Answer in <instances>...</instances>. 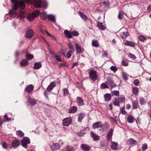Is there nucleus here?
Masks as SVG:
<instances>
[{"label": "nucleus", "mask_w": 151, "mask_h": 151, "mask_svg": "<svg viewBox=\"0 0 151 151\" xmlns=\"http://www.w3.org/2000/svg\"><path fill=\"white\" fill-rule=\"evenodd\" d=\"M26 1L30 4H33L37 7H41L46 9L47 7L46 2L40 0H25Z\"/></svg>", "instance_id": "f257e3e1"}, {"label": "nucleus", "mask_w": 151, "mask_h": 151, "mask_svg": "<svg viewBox=\"0 0 151 151\" xmlns=\"http://www.w3.org/2000/svg\"><path fill=\"white\" fill-rule=\"evenodd\" d=\"M11 1L13 4V9L16 10L18 8L22 10L24 9L25 7L24 3L22 1H18L16 0H11Z\"/></svg>", "instance_id": "f03ea898"}, {"label": "nucleus", "mask_w": 151, "mask_h": 151, "mask_svg": "<svg viewBox=\"0 0 151 151\" xmlns=\"http://www.w3.org/2000/svg\"><path fill=\"white\" fill-rule=\"evenodd\" d=\"M39 10H36L32 14H29L27 17L28 20L30 22L32 21L36 17L38 16L40 14Z\"/></svg>", "instance_id": "7ed1b4c3"}, {"label": "nucleus", "mask_w": 151, "mask_h": 151, "mask_svg": "<svg viewBox=\"0 0 151 151\" xmlns=\"http://www.w3.org/2000/svg\"><path fill=\"white\" fill-rule=\"evenodd\" d=\"M89 77L93 81H94L98 79V76L96 71L95 70H91L89 72Z\"/></svg>", "instance_id": "20e7f679"}, {"label": "nucleus", "mask_w": 151, "mask_h": 151, "mask_svg": "<svg viewBox=\"0 0 151 151\" xmlns=\"http://www.w3.org/2000/svg\"><path fill=\"white\" fill-rule=\"evenodd\" d=\"M21 142L23 147L26 149L27 148V145L30 143V140L28 137H24L21 140Z\"/></svg>", "instance_id": "39448f33"}, {"label": "nucleus", "mask_w": 151, "mask_h": 151, "mask_svg": "<svg viewBox=\"0 0 151 151\" xmlns=\"http://www.w3.org/2000/svg\"><path fill=\"white\" fill-rule=\"evenodd\" d=\"M72 121V118L69 117L65 118L63 120V124L64 126H68L71 123Z\"/></svg>", "instance_id": "423d86ee"}, {"label": "nucleus", "mask_w": 151, "mask_h": 151, "mask_svg": "<svg viewBox=\"0 0 151 151\" xmlns=\"http://www.w3.org/2000/svg\"><path fill=\"white\" fill-rule=\"evenodd\" d=\"M120 31V35L123 39L125 38L129 35L126 29H121Z\"/></svg>", "instance_id": "0eeeda50"}, {"label": "nucleus", "mask_w": 151, "mask_h": 151, "mask_svg": "<svg viewBox=\"0 0 151 151\" xmlns=\"http://www.w3.org/2000/svg\"><path fill=\"white\" fill-rule=\"evenodd\" d=\"M113 131L114 129L111 128L108 132L106 134V137L108 141H111V140Z\"/></svg>", "instance_id": "6e6552de"}, {"label": "nucleus", "mask_w": 151, "mask_h": 151, "mask_svg": "<svg viewBox=\"0 0 151 151\" xmlns=\"http://www.w3.org/2000/svg\"><path fill=\"white\" fill-rule=\"evenodd\" d=\"M106 83L107 85H109L111 87V89L116 86V85L114 83L113 80L110 77L107 78Z\"/></svg>", "instance_id": "1a4fd4ad"}, {"label": "nucleus", "mask_w": 151, "mask_h": 151, "mask_svg": "<svg viewBox=\"0 0 151 151\" xmlns=\"http://www.w3.org/2000/svg\"><path fill=\"white\" fill-rule=\"evenodd\" d=\"M33 89V86L31 84L27 86L25 88L24 90L28 93H30L32 92Z\"/></svg>", "instance_id": "9d476101"}, {"label": "nucleus", "mask_w": 151, "mask_h": 151, "mask_svg": "<svg viewBox=\"0 0 151 151\" xmlns=\"http://www.w3.org/2000/svg\"><path fill=\"white\" fill-rule=\"evenodd\" d=\"M49 145L52 151H55V150L58 149L60 147L59 145L57 143H52V145L50 144Z\"/></svg>", "instance_id": "9b49d317"}, {"label": "nucleus", "mask_w": 151, "mask_h": 151, "mask_svg": "<svg viewBox=\"0 0 151 151\" xmlns=\"http://www.w3.org/2000/svg\"><path fill=\"white\" fill-rule=\"evenodd\" d=\"M27 102L29 105L33 106L36 104V101L35 99L31 98L30 97H29L28 99Z\"/></svg>", "instance_id": "f8f14e48"}, {"label": "nucleus", "mask_w": 151, "mask_h": 151, "mask_svg": "<svg viewBox=\"0 0 151 151\" xmlns=\"http://www.w3.org/2000/svg\"><path fill=\"white\" fill-rule=\"evenodd\" d=\"M56 85L55 82H51L48 86V92H50Z\"/></svg>", "instance_id": "ddd939ff"}, {"label": "nucleus", "mask_w": 151, "mask_h": 151, "mask_svg": "<svg viewBox=\"0 0 151 151\" xmlns=\"http://www.w3.org/2000/svg\"><path fill=\"white\" fill-rule=\"evenodd\" d=\"M34 35V32L31 29L27 31L26 33V37L28 38H30L32 37Z\"/></svg>", "instance_id": "4468645a"}, {"label": "nucleus", "mask_w": 151, "mask_h": 151, "mask_svg": "<svg viewBox=\"0 0 151 151\" xmlns=\"http://www.w3.org/2000/svg\"><path fill=\"white\" fill-rule=\"evenodd\" d=\"M103 124L100 122H98L96 123H94L92 125V128L94 129L97 128H99L102 127Z\"/></svg>", "instance_id": "2eb2a0df"}, {"label": "nucleus", "mask_w": 151, "mask_h": 151, "mask_svg": "<svg viewBox=\"0 0 151 151\" xmlns=\"http://www.w3.org/2000/svg\"><path fill=\"white\" fill-rule=\"evenodd\" d=\"M76 102L78 106H80L84 104V100L83 99L80 97H77L76 98Z\"/></svg>", "instance_id": "dca6fc26"}, {"label": "nucleus", "mask_w": 151, "mask_h": 151, "mask_svg": "<svg viewBox=\"0 0 151 151\" xmlns=\"http://www.w3.org/2000/svg\"><path fill=\"white\" fill-rule=\"evenodd\" d=\"M81 147L83 151H89L90 149L89 146L85 144H81Z\"/></svg>", "instance_id": "f3484780"}, {"label": "nucleus", "mask_w": 151, "mask_h": 151, "mask_svg": "<svg viewBox=\"0 0 151 151\" xmlns=\"http://www.w3.org/2000/svg\"><path fill=\"white\" fill-rule=\"evenodd\" d=\"M20 144L19 141L17 140H13L12 142V145L14 148H16Z\"/></svg>", "instance_id": "a211bd4d"}, {"label": "nucleus", "mask_w": 151, "mask_h": 151, "mask_svg": "<svg viewBox=\"0 0 151 151\" xmlns=\"http://www.w3.org/2000/svg\"><path fill=\"white\" fill-rule=\"evenodd\" d=\"M91 135L94 140L97 141L99 139L100 137L93 132H91Z\"/></svg>", "instance_id": "6ab92c4d"}, {"label": "nucleus", "mask_w": 151, "mask_h": 151, "mask_svg": "<svg viewBox=\"0 0 151 151\" xmlns=\"http://www.w3.org/2000/svg\"><path fill=\"white\" fill-rule=\"evenodd\" d=\"M77 110V108L76 106H73L71 107L69 110L68 112L69 113H75Z\"/></svg>", "instance_id": "aec40b11"}, {"label": "nucleus", "mask_w": 151, "mask_h": 151, "mask_svg": "<svg viewBox=\"0 0 151 151\" xmlns=\"http://www.w3.org/2000/svg\"><path fill=\"white\" fill-rule=\"evenodd\" d=\"M48 19L53 23H55L56 22L55 17L53 15H48Z\"/></svg>", "instance_id": "412c9836"}, {"label": "nucleus", "mask_w": 151, "mask_h": 151, "mask_svg": "<svg viewBox=\"0 0 151 151\" xmlns=\"http://www.w3.org/2000/svg\"><path fill=\"white\" fill-rule=\"evenodd\" d=\"M135 120V119L132 115H129L127 117V121L130 123H133Z\"/></svg>", "instance_id": "4be33fe9"}, {"label": "nucleus", "mask_w": 151, "mask_h": 151, "mask_svg": "<svg viewBox=\"0 0 151 151\" xmlns=\"http://www.w3.org/2000/svg\"><path fill=\"white\" fill-rule=\"evenodd\" d=\"M111 94L109 93H106L104 95V98L106 101H109L111 99Z\"/></svg>", "instance_id": "5701e85b"}, {"label": "nucleus", "mask_w": 151, "mask_h": 151, "mask_svg": "<svg viewBox=\"0 0 151 151\" xmlns=\"http://www.w3.org/2000/svg\"><path fill=\"white\" fill-rule=\"evenodd\" d=\"M118 144L117 143L114 142H111V148L112 150H116L118 149L117 146Z\"/></svg>", "instance_id": "b1692460"}, {"label": "nucleus", "mask_w": 151, "mask_h": 151, "mask_svg": "<svg viewBox=\"0 0 151 151\" xmlns=\"http://www.w3.org/2000/svg\"><path fill=\"white\" fill-rule=\"evenodd\" d=\"M125 45L130 46L132 47H134L135 46V44L132 42L126 41L124 43Z\"/></svg>", "instance_id": "393cba45"}, {"label": "nucleus", "mask_w": 151, "mask_h": 151, "mask_svg": "<svg viewBox=\"0 0 151 151\" xmlns=\"http://www.w3.org/2000/svg\"><path fill=\"white\" fill-rule=\"evenodd\" d=\"M132 107L133 109H136L138 108L139 106L138 102L137 101H133L132 100Z\"/></svg>", "instance_id": "a878e982"}, {"label": "nucleus", "mask_w": 151, "mask_h": 151, "mask_svg": "<svg viewBox=\"0 0 151 151\" xmlns=\"http://www.w3.org/2000/svg\"><path fill=\"white\" fill-rule=\"evenodd\" d=\"M97 27L99 29L102 30H105L106 28V27L102 24V23L99 22H98Z\"/></svg>", "instance_id": "bb28decb"}, {"label": "nucleus", "mask_w": 151, "mask_h": 151, "mask_svg": "<svg viewBox=\"0 0 151 151\" xmlns=\"http://www.w3.org/2000/svg\"><path fill=\"white\" fill-rule=\"evenodd\" d=\"M20 65L22 66H24L27 65L28 62L26 59L22 60L20 63Z\"/></svg>", "instance_id": "cd10ccee"}, {"label": "nucleus", "mask_w": 151, "mask_h": 151, "mask_svg": "<svg viewBox=\"0 0 151 151\" xmlns=\"http://www.w3.org/2000/svg\"><path fill=\"white\" fill-rule=\"evenodd\" d=\"M64 33L66 35L67 37L69 38H71L72 37V35L71 32H70L69 31L67 30H66L64 31Z\"/></svg>", "instance_id": "c85d7f7f"}, {"label": "nucleus", "mask_w": 151, "mask_h": 151, "mask_svg": "<svg viewBox=\"0 0 151 151\" xmlns=\"http://www.w3.org/2000/svg\"><path fill=\"white\" fill-rule=\"evenodd\" d=\"M42 67V64L40 62H38L35 63L34 68L35 69H38Z\"/></svg>", "instance_id": "c756f323"}, {"label": "nucleus", "mask_w": 151, "mask_h": 151, "mask_svg": "<svg viewBox=\"0 0 151 151\" xmlns=\"http://www.w3.org/2000/svg\"><path fill=\"white\" fill-rule=\"evenodd\" d=\"M127 143L130 145H133L136 143V141L135 140H134L133 139L131 138H129L127 140Z\"/></svg>", "instance_id": "7c9ffc66"}, {"label": "nucleus", "mask_w": 151, "mask_h": 151, "mask_svg": "<svg viewBox=\"0 0 151 151\" xmlns=\"http://www.w3.org/2000/svg\"><path fill=\"white\" fill-rule=\"evenodd\" d=\"M117 99L120 103L124 102L125 99V96L123 95H121L120 97Z\"/></svg>", "instance_id": "2f4dec72"}, {"label": "nucleus", "mask_w": 151, "mask_h": 151, "mask_svg": "<svg viewBox=\"0 0 151 151\" xmlns=\"http://www.w3.org/2000/svg\"><path fill=\"white\" fill-rule=\"evenodd\" d=\"M75 45L76 50V53L78 54H79L81 52V47L77 44H75Z\"/></svg>", "instance_id": "473e14b6"}, {"label": "nucleus", "mask_w": 151, "mask_h": 151, "mask_svg": "<svg viewBox=\"0 0 151 151\" xmlns=\"http://www.w3.org/2000/svg\"><path fill=\"white\" fill-rule=\"evenodd\" d=\"M139 101L140 104L141 105H145L146 103V101L144 97H140L139 98Z\"/></svg>", "instance_id": "72a5a7b5"}, {"label": "nucleus", "mask_w": 151, "mask_h": 151, "mask_svg": "<svg viewBox=\"0 0 151 151\" xmlns=\"http://www.w3.org/2000/svg\"><path fill=\"white\" fill-rule=\"evenodd\" d=\"M85 114H80L78 115V122H82V120L84 117Z\"/></svg>", "instance_id": "f704fd0d"}, {"label": "nucleus", "mask_w": 151, "mask_h": 151, "mask_svg": "<svg viewBox=\"0 0 151 151\" xmlns=\"http://www.w3.org/2000/svg\"><path fill=\"white\" fill-rule=\"evenodd\" d=\"M56 60L59 62L62 61L61 56L60 55L56 54L55 55V56L53 57Z\"/></svg>", "instance_id": "c9c22d12"}, {"label": "nucleus", "mask_w": 151, "mask_h": 151, "mask_svg": "<svg viewBox=\"0 0 151 151\" xmlns=\"http://www.w3.org/2000/svg\"><path fill=\"white\" fill-rule=\"evenodd\" d=\"M112 96L118 97L119 96V92L118 91L113 90L111 92Z\"/></svg>", "instance_id": "e433bc0d"}, {"label": "nucleus", "mask_w": 151, "mask_h": 151, "mask_svg": "<svg viewBox=\"0 0 151 151\" xmlns=\"http://www.w3.org/2000/svg\"><path fill=\"white\" fill-rule=\"evenodd\" d=\"M92 44L93 47H97L99 46L98 42L95 40H92Z\"/></svg>", "instance_id": "4c0bfd02"}, {"label": "nucleus", "mask_w": 151, "mask_h": 151, "mask_svg": "<svg viewBox=\"0 0 151 151\" xmlns=\"http://www.w3.org/2000/svg\"><path fill=\"white\" fill-rule=\"evenodd\" d=\"M41 17L42 19H46L47 18L46 13L44 12H43L41 14Z\"/></svg>", "instance_id": "58836bf2"}, {"label": "nucleus", "mask_w": 151, "mask_h": 151, "mask_svg": "<svg viewBox=\"0 0 151 151\" xmlns=\"http://www.w3.org/2000/svg\"><path fill=\"white\" fill-rule=\"evenodd\" d=\"M79 14L81 17L83 19L86 20L88 19V17L86 16L82 12H79Z\"/></svg>", "instance_id": "ea45409f"}, {"label": "nucleus", "mask_w": 151, "mask_h": 151, "mask_svg": "<svg viewBox=\"0 0 151 151\" xmlns=\"http://www.w3.org/2000/svg\"><path fill=\"white\" fill-rule=\"evenodd\" d=\"M15 10H11L9 11V13L11 17H15V16L17 15V13L15 11Z\"/></svg>", "instance_id": "a19ab883"}, {"label": "nucleus", "mask_w": 151, "mask_h": 151, "mask_svg": "<svg viewBox=\"0 0 151 151\" xmlns=\"http://www.w3.org/2000/svg\"><path fill=\"white\" fill-rule=\"evenodd\" d=\"M139 40L142 42H144L146 40V38L143 35H140L139 36Z\"/></svg>", "instance_id": "79ce46f5"}, {"label": "nucleus", "mask_w": 151, "mask_h": 151, "mask_svg": "<svg viewBox=\"0 0 151 151\" xmlns=\"http://www.w3.org/2000/svg\"><path fill=\"white\" fill-rule=\"evenodd\" d=\"M133 92L136 96L138 95L139 91L138 88L137 87H134L133 88Z\"/></svg>", "instance_id": "37998d69"}, {"label": "nucleus", "mask_w": 151, "mask_h": 151, "mask_svg": "<svg viewBox=\"0 0 151 151\" xmlns=\"http://www.w3.org/2000/svg\"><path fill=\"white\" fill-rule=\"evenodd\" d=\"M101 88L102 89H104L105 88H109V86H107V83H102L101 85Z\"/></svg>", "instance_id": "c03bdc74"}, {"label": "nucleus", "mask_w": 151, "mask_h": 151, "mask_svg": "<svg viewBox=\"0 0 151 151\" xmlns=\"http://www.w3.org/2000/svg\"><path fill=\"white\" fill-rule=\"evenodd\" d=\"M68 46L71 50H72V52H74L75 51V48L73 45L71 43H69L68 44Z\"/></svg>", "instance_id": "a18cd8bd"}, {"label": "nucleus", "mask_w": 151, "mask_h": 151, "mask_svg": "<svg viewBox=\"0 0 151 151\" xmlns=\"http://www.w3.org/2000/svg\"><path fill=\"white\" fill-rule=\"evenodd\" d=\"M113 104L115 106H120V102L118 101L117 98H115V101L113 102Z\"/></svg>", "instance_id": "49530a36"}, {"label": "nucleus", "mask_w": 151, "mask_h": 151, "mask_svg": "<svg viewBox=\"0 0 151 151\" xmlns=\"http://www.w3.org/2000/svg\"><path fill=\"white\" fill-rule=\"evenodd\" d=\"M16 134L18 136L22 137L24 135V133L21 130H18L16 132Z\"/></svg>", "instance_id": "de8ad7c7"}, {"label": "nucleus", "mask_w": 151, "mask_h": 151, "mask_svg": "<svg viewBox=\"0 0 151 151\" xmlns=\"http://www.w3.org/2000/svg\"><path fill=\"white\" fill-rule=\"evenodd\" d=\"M25 56L27 59L28 60H31L33 58V56L32 55L27 53L26 54Z\"/></svg>", "instance_id": "09e8293b"}, {"label": "nucleus", "mask_w": 151, "mask_h": 151, "mask_svg": "<svg viewBox=\"0 0 151 151\" xmlns=\"http://www.w3.org/2000/svg\"><path fill=\"white\" fill-rule=\"evenodd\" d=\"M127 55L130 58H131L133 60L137 58V57L134 54H132L131 53L128 54Z\"/></svg>", "instance_id": "8fccbe9b"}, {"label": "nucleus", "mask_w": 151, "mask_h": 151, "mask_svg": "<svg viewBox=\"0 0 151 151\" xmlns=\"http://www.w3.org/2000/svg\"><path fill=\"white\" fill-rule=\"evenodd\" d=\"M63 96H68L69 93L68 90L66 88H64L63 89Z\"/></svg>", "instance_id": "3c124183"}, {"label": "nucleus", "mask_w": 151, "mask_h": 151, "mask_svg": "<svg viewBox=\"0 0 151 151\" xmlns=\"http://www.w3.org/2000/svg\"><path fill=\"white\" fill-rule=\"evenodd\" d=\"M64 66L66 67H67L68 66V65L67 64V63L65 62H62L60 63V64L59 65V67H62L63 66Z\"/></svg>", "instance_id": "603ef678"}, {"label": "nucleus", "mask_w": 151, "mask_h": 151, "mask_svg": "<svg viewBox=\"0 0 151 151\" xmlns=\"http://www.w3.org/2000/svg\"><path fill=\"white\" fill-rule=\"evenodd\" d=\"M72 53L73 52H72V50H69L68 51V53L67 54L66 56H65L68 58H69L71 56Z\"/></svg>", "instance_id": "864d4df0"}, {"label": "nucleus", "mask_w": 151, "mask_h": 151, "mask_svg": "<svg viewBox=\"0 0 151 151\" xmlns=\"http://www.w3.org/2000/svg\"><path fill=\"white\" fill-rule=\"evenodd\" d=\"M122 64L123 65L125 66H127L128 65V62L127 61L124 60H122Z\"/></svg>", "instance_id": "5fc2aeb1"}, {"label": "nucleus", "mask_w": 151, "mask_h": 151, "mask_svg": "<svg viewBox=\"0 0 151 151\" xmlns=\"http://www.w3.org/2000/svg\"><path fill=\"white\" fill-rule=\"evenodd\" d=\"M71 34L75 36H78L79 34L76 31H73L71 32Z\"/></svg>", "instance_id": "6e6d98bb"}, {"label": "nucleus", "mask_w": 151, "mask_h": 151, "mask_svg": "<svg viewBox=\"0 0 151 151\" xmlns=\"http://www.w3.org/2000/svg\"><path fill=\"white\" fill-rule=\"evenodd\" d=\"M110 68L111 70L113 71L114 72H116L118 70V69L115 66H111Z\"/></svg>", "instance_id": "4d7b16f0"}, {"label": "nucleus", "mask_w": 151, "mask_h": 151, "mask_svg": "<svg viewBox=\"0 0 151 151\" xmlns=\"http://www.w3.org/2000/svg\"><path fill=\"white\" fill-rule=\"evenodd\" d=\"M134 84L136 86H138L139 85V81L138 79H135L133 81Z\"/></svg>", "instance_id": "13d9d810"}, {"label": "nucleus", "mask_w": 151, "mask_h": 151, "mask_svg": "<svg viewBox=\"0 0 151 151\" xmlns=\"http://www.w3.org/2000/svg\"><path fill=\"white\" fill-rule=\"evenodd\" d=\"M48 36H49L52 38V39L55 40H57L55 36L54 35H52L48 32Z\"/></svg>", "instance_id": "bf43d9fd"}, {"label": "nucleus", "mask_w": 151, "mask_h": 151, "mask_svg": "<svg viewBox=\"0 0 151 151\" xmlns=\"http://www.w3.org/2000/svg\"><path fill=\"white\" fill-rule=\"evenodd\" d=\"M121 113L123 114H125L126 113V112L124 110V107H123L120 109Z\"/></svg>", "instance_id": "052dcab7"}, {"label": "nucleus", "mask_w": 151, "mask_h": 151, "mask_svg": "<svg viewBox=\"0 0 151 151\" xmlns=\"http://www.w3.org/2000/svg\"><path fill=\"white\" fill-rule=\"evenodd\" d=\"M142 150H146L147 148V145L146 144H144L142 145Z\"/></svg>", "instance_id": "680f3d73"}, {"label": "nucleus", "mask_w": 151, "mask_h": 151, "mask_svg": "<svg viewBox=\"0 0 151 151\" xmlns=\"http://www.w3.org/2000/svg\"><path fill=\"white\" fill-rule=\"evenodd\" d=\"M122 77L123 79L126 81H127L128 79V78L126 75L124 73L122 75Z\"/></svg>", "instance_id": "e2e57ef3"}, {"label": "nucleus", "mask_w": 151, "mask_h": 151, "mask_svg": "<svg viewBox=\"0 0 151 151\" xmlns=\"http://www.w3.org/2000/svg\"><path fill=\"white\" fill-rule=\"evenodd\" d=\"M104 124L105 126V128L106 129H108V128H109L110 125H109V123L107 122H105V123Z\"/></svg>", "instance_id": "0e129e2a"}, {"label": "nucleus", "mask_w": 151, "mask_h": 151, "mask_svg": "<svg viewBox=\"0 0 151 151\" xmlns=\"http://www.w3.org/2000/svg\"><path fill=\"white\" fill-rule=\"evenodd\" d=\"M3 148L6 149L7 148V144L6 142H4L2 145Z\"/></svg>", "instance_id": "69168bd1"}, {"label": "nucleus", "mask_w": 151, "mask_h": 151, "mask_svg": "<svg viewBox=\"0 0 151 151\" xmlns=\"http://www.w3.org/2000/svg\"><path fill=\"white\" fill-rule=\"evenodd\" d=\"M20 55V53L18 51H16L15 53V56L17 58Z\"/></svg>", "instance_id": "338daca9"}, {"label": "nucleus", "mask_w": 151, "mask_h": 151, "mask_svg": "<svg viewBox=\"0 0 151 151\" xmlns=\"http://www.w3.org/2000/svg\"><path fill=\"white\" fill-rule=\"evenodd\" d=\"M101 6L104 5V6H108L107 3H106V2L105 1L102 2L101 4Z\"/></svg>", "instance_id": "774afa93"}]
</instances>
